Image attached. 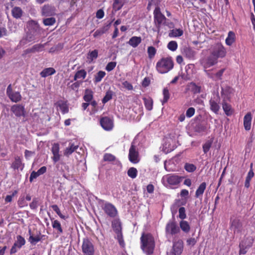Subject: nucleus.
<instances>
[{
	"instance_id": "f257e3e1",
	"label": "nucleus",
	"mask_w": 255,
	"mask_h": 255,
	"mask_svg": "<svg viewBox=\"0 0 255 255\" xmlns=\"http://www.w3.org/2000/svg\"><path fill=\"white\" fill-rule=\"evenodd\" d=\"M210 55L200 60L201 65L208 69L218 63V58H223L227 54L225 47L221 43L217 42L212 45L209 49Z\"/></svg>"
},
{
	"instance_id": "f03ea898",
	"label": "nucleus",
	"mask_w": 255,
	"mask_h": 255,
	"mask_svg": "<svg viewBox=\"0 0 255 255\" xmlns=\"http://www.w3.org/2000/svg\"><path fill=\"white\" fill-rule=\"evenodd\" d=\"M141 248L147 255L153 254L155 247L154 240L149 233H143L140 238Z\"/></svg>"
},
{
	"instance_id": "7ed1b4c3",
	"label": "nucleus",
	"mask_w": 255,
	"mask_h": 255,
	"mask_svg": "<svg viewBox=\"0 0 255 255\" xmlns=\"http://www.w3.org/2000/svg\"><path fill=\"white\" fill-rule=\"evenodd\" d=\"M174 66V62L172 57H164L159 60L156 63V68L157 71L161 74L166 73Z\"/></svg>"
},
{
	"instance_id": "20e7f679",
	"label": "nucleus",
	"mask_w": 255,
	"mask_h": 255,
	"mask_svg": "<svg viewBox=\"0 0 255 255\" xmlns=\"http://www.w3.org/2000/svg\"><path fill=\"white\" fill-rule=\"evenodd\" d=\"M154 22L157 29L158 32L160 30L162 24H164L167 20L165 16L161 12L159 7H156L153 11Z\"/></svg>"
},
{
	"instance_id": "39448f33",
	"label": "nucleus",
	"mask_w": 255,
	"mask_h": 255,
	"mask_svg": "<svg viewBox=\"0 0 255 255\" xmlns=\"http://www.w3.org/2000/svg\"><path fill=\"white\" fill-rule=\"evenodd\" d=\"M82 250L84 255H94L95 248L93 243L88 238L83 240Z\"/></svg>"
},
{
	"instance_id": "423d86ee",
	"label": "nucleus",
	"mask_w": 255,
	"mask_h": 255,
	"mask_svg": "<svg viewBox=\"0 0 255 255\" xmlns=\"http://www.w3.org/2000/svg\"><path fill=\"white\" fill-rule=\"evenodd\" d=\"M128 159L133 164H136L140 161L137 148L133 143L131 144L129 149Z\"/></svg>"
},
{
	"instance_id": "0eeeda50",
	"label": "nucleus",
	"mask_w": 255,
	"mask_h": 255,
	"mask_svg": "<svg viewBox=\"0 0 255 255\" xmlns=\"http://www.w3.org/2000/svg\"><path fill=\"white\" fill-rule=\"evenodd\" d=\"M183 248V242L179 240L174 243L172 248L167 252V255H180Z\"/></svg>"
},
{
	"instance_id": "6e6552de",
	"label": "nucleus",
	"mask_w": 255,
	"mask_h": 255,
	"mask_svg": "<svg viewBox=\"0 0 255 255\" xmlns=\"http://www.w3.org/2000/svg\"><path fill=\"white\" fill-rule=\"evenodd\" d=\"M220 98L219 95H214L209 101L210 109L215 114H218L220 109Z\"/></svg>"
},
{
	"instance_id": "1a4fd4ad",
	"label": "nucleus",
	"mask_w": 255,
	"mask_h": 255,
	"mask_svg": "<svg viewBox=\"0 0 255 255\" xmlns=\"http://www.w3.org/2000/svg\"><path fill=\"white\" fill-rule=\"evenodd\" d=\"M102 209L108 216L112 218L115 217L118 214L116 208L110 203H105L102 206Z\"/></svg>"
},
{
	"instance_id": "9d476101",
	"label": "nucleus",
	"mask_w": 255,
	"mask_h": 255,
	"mask_svg": "<svg viewBox=\"0 0 255 255\" xmlns=\"http://www.w3.org/2000/svg\"><path fill=\"white\" fill-rule=\"evenodd\" d=\"M6 94L8 98L13 102L17 103L21 100V96L18 92L12 91L11 84L9 85L6 89Z\"/></svg>"
},
{
	"instance_id": "9b49d317",
	"label": "nucleus",
	"mask_w": 255,
	"mask_h": 255,
	"mask_svg": "<svg viewBox=\"0 0 255 255\" xmlns=\"http://www.w3.org/2000/svg\"><path fill=\"white\" fill-rule=\"evenodd\" d=\"M166 232L172 235H175L180 231V229L174 221H170L166 226Z\"/></svg>"
},
{
	"instance_id": "f8f14e48",
	"label": "nucleus",
	"mask_w": 255,
	"mask_h": 255,
	"mask_svg": "<svg viewBox=\"0 0 255 255\" xmlns=\"http://www.w3.org/2000/svg\"><path fill=\"white\" fill-rule=\"evenodd\" d=\"M170 185H176L181 182L180 177L175 174H167L163 177Z\"/></svg>"
},
{
	"instance_id": "ddd939ff",
	"label": "nucleus",
	"mask_w": 255,
	"mask_h": 255,
	"mask_svg": "<svg viewBox=\"0 0 255 255\" xmlns=\"http://www.w3.org/2000/svg\"><path fill=\"white\" fill-rule=\"evenodd\" d=\"M10 110L16 117L25 116V109L22 105L16 104L13 105L11 107Z\"/></svg>"
},
{
	"instance_id": "4468645a",
	"label": "nucleus",
	"mask_w": 255,
	"mask_h": 255,
	"mask_svg": "<svg viewBox=\"0 0 255 255\" xmlns=\"http://www.w3.org/2000/svg\"><path fill=\"white\" fill-rule=\"evenodd\" d=\"M100 124L102 128L106 130H110L113 128V122L109 118L105 117L100 120Z\"/></svg>"
},
{
	"instance_id": "2eb2a0df",
	"label": "nucleus",
	"mask_w": 255,
	"mask_h": 255,
	"mask_svg": "<svg viewBox=\"0 0 255 255\" xmlns=\"http://www.w3.org/2000/svg\"><path fill=\"white\" fill-rule=\"evenodd\" d=\"M182 55L188 59H194L196 52L189 47L185 46L181 50Z\"/></svg>"
},
{
	"instance_id": "dca6fc26",
	"label": "nucleus",
	"mask_w": 255,
	"mask_h": 255,
	"mask_svg": "<svg viewBox=\"0 0 255 255\" xmlns=\"http://www.w3.org/2000/svg\"><path fill=\"white\" fill-rule=\"evenodd\" d=\"M55 8L54 6L45 5L42 9V15L45 16L53 15L56 14Z\"/></svg>"
},
{
	"instance_id": "f3484780",
	"label": "nucleus",
	"mask_w": 255,
	"mask_h": 255,
	"mask_svg": "<svg viewBox=\"0 0 255 255\" xmlns=\"http://www.w3.org/2000/svg\"><path fill=\"white\" fill-rule=\"evenodd\" d=\"M35 38L33 34L31 33H27L26 35L20 41L19 44L23 46L29 42L35 40Z\"/></svg>"
},
{
	"instance_id": "a211bd4d",
	"label": "nucleus",
	"mask_w": 255,
	"mask_h": 255,
	"mask_svg": "<svg viewBox=\"0 0 255 255\" xmlns=\"http://www.w3.org/2000/svg\"><path fill=\"white\" fill-rule=\"evenodd\" d=\"M28 233L30 235V236L28 239V241L32 245H35L37 243L41 241L42 237L44 236L43 235H41V233H39V235L34 236L31 234V231L30 229L28 231Z\"/></svg>"
},
{
	"instance_id": "6ab92c4d",
	"label": "nucleus",
	"mask_w": 255,
	"mask_h": 255,
	"mask_svg": "<svg viewBox=\"0 0 255 255\" xmlns=\"http://www.w3.org/2000/svg\"><path fill=\"white\" fill-rule=\"evenodd\" d=\"M24 166V164L22 163L21 159L19 156H16L14 160L11 164V167L14 169H20L22 170Z\"/></svg>"
},
{
	"instance_id": "aec40b11",
	"label": "nucleus",
	"mask_w": 255,
	"mask_h": 255,
	"mask_svg": "<svg viewBox=\"0 0 255 255\" xmlns=\"http://www.w3.org/2000/svg\"><path fill=\"white\" fill-rule=\"evenodd\" d=\"M78 145H75L73 143H70L69 146L65 149L64 151V155L66 156H69L73 152L76 151L78 148Z\"/></svg>"
},
{
	"instance_id": "412c9836",
	"label": "nucleus",
	"mask_w": 255,
	"mask_h": 255,
	"mask_svg": "<svg viewBox=\"0 0 255 255\" xmlns=\"http://www.w3.org/2000/svg\"><path fill=\"white\" fill-rule=\"evenodd\" d=\"M252 119V115L250 113H248L244 117V126L245 129L247 130L251 129Z\"/></svg>"
},
{
	"instance_id": "4be33fe9",
	"label": "nucleus",
	"mask_w": 255,
	"mask_h": 255,
	"mask_svg": "<svg viewBox=\"0 0 255 255\" xmlns=\"http://www.w3.org/2000/svg\"><path fill=\"white\" fill-rule=\"evenodd\" d=\"M23 11L22 9L18 6H14L11 9L12 15L16 19L20 18L23 15Z\"/></svg>"
},
{
	"instance_id": "5701e85b",
	"label": "nucleus",
	"mask_w": 255,
	"mask_h": 255,
	"mask_svg": "<svg viewBox=\"0 0 255 255\" xmlns=\"http://www.w3.org/2000/svg\"><path fill=\"white\" fill-rule=\"evenodd\" d=\"M141 42V37L138 36H132L131 37L129 41L128 44L132 47H136Z\"/></svg>"
},
{
	"instance_id": "b1692460",
	"label": "nucleus",
	"mask_w": 255,
	"mask_h": 255,
	"mask_svg": "<svg viewBox=\"0 0 255 255\" xmlns=\"http://www.w3.org/2000/svg\"><path fill=\"white\" fill-rule=\"evenodd\" d=\"M112 226L114 231L117 234L122 233L121 223L119 220H114L112 222Z\"/></svg>"
},
{
	"instance_id": "393cba45",
	"label": "nucleus",
	"mask_w": 255,
	"mask_h": 255,
	"mask_svg": "<svg viewBox=\"0 0 255 255\" xmlns=\"http://www.w3.org/2000/svg\"><path fill=\"white\" fill-rule=\"evenodd\" d=\"M109 29V25H106L102 27L97 29L94 33L93 36L94 37H97L101 36L104 33H106Z\"/></svg>"
},
{
	"instance_id": "a878e982",
	"label": "nucleus",
	"mask_w": 255,
	"mask_h": 255,
	"mask_svg": "<svg viewBox=\"0 0 255 255\" xmlns=\"http://www.w3.org/2000/svg\"><path fill=\"white\" fill-rule=\"evenodd\" d=\"M235 40V34L233 31H229L225 42L227 45L231 46Z\"/></svg>"
},
{
	"instance_id": "bb28decb",
	"label": "nucleus",
	"mask_w": 255,
	"mask_h": 255,
	"mask_svg": "<svg viewBox=\"0 0 255 255\" xmlns=\"http://www.w3.org/2000/svg\"><path fill=\"white\" fill-rule=\"evenodd\" d=\"M56 72L55 69L53 68H47L43 70L40 72V75L42 77H46L52 75Z\"/></svg>"
},
{
	"instance_id": "cd10ccee",
	"label": "nucleus",
	"mask_w": 255,
	"mask_h": 255,
	"mask_svg": "<svg viewBox=\"0 0 255 255\" xmlns=\"http://www.w3.org/2000/svg\"><path fill=\"white\" fill-rule=\"evenodd\" d=\"M207 184L205 182H202L197 188L196 193L195 196L197 198L202 196L204 193V192L206 188Z\"/></svg>"
},
{
	"instance_id": "c85d7f7f",
	"label": "nucleus",
	"mask_w": 255,
	"mask_h": 255,
	"mask_svg": "<svg viewBox=\"0 0 255 255\" xmlns=\"http://www.w3.org/2000/svg\"><path fill=\"white\" fill-rule=\"evenodd\" d=\"M25 244V240L22 236L18 235L16 237V240L14 243V246L17 247L18 249H20L22 246Z\"/></svg>"
},
{
	"instance_id": "c756f323",
	"label": "nucleus",
	"mask_w": 255,
	"mask_h": 255,
	"mask_svg": "<svg viewBox=\"0 0 255 255\" xmlns=\"http://www.w3.org/2000/svg\"><path fill=\"white\" fill-rule=\"evenodd\" d=\"M93 98V93L90 89H86L85 91L84 100L86 102H89L92 101Z\"/></svg>"
},
{
	"instance_id": "7c9ffc66",
	"label": "nucleus",
	"mask_w": 255,
	"mask_h": 255,
	"mask_svg": "<svg viewBox=\"0 0 255 255\" xmlns=\"http://www.w3.org/2000/svg\"><path fill=\"white\" fill-rule=\"evenodd\" d=\"M52 226L57 231L58 234L60 235L63 233V230L61 224L58 220H55L52 221Z\"/></svg>"
},
{
	"instance_id": "2f4dec72",
	"label": "nucleus",
	"mask_w": 255,
	"mask_h": 255,
	"mask_svg": "<svg viewBox=\"0 0 255 255\" xmlns=\"http://www.w3.org/2000/svg\"><path fill=\"white\" fill-rule=\"evenodd\" d=\"M252 167V164H251V167ZM254 173L253 171V169L251 168V170L249 171L248 175L246 178V181L245 183V186L246 188H249L250 186V181L251 179L254 177Z\"/></svg>"
},
{
	"instance_id": "473e14b6",
	"label": "nucleus",
	"mask_w": 255,
	"mask_h": 255,
	"mask_svg": "<svg viewBox=\"0 0 255 255\" xmlns=\"http://www.w3.org/2000/svg\"><path fill=\"white\" fill-rule=\"evenodd\" d=\"M125 3V0H114L113 9L116 11L120 10Z\"/></svg>"
},
{
	"instance_id": "72a5a7b5",
	"label": "nucleus",
	"mask_w": 255,
	"mask_h": 255,
	"mask_svg": "<svg viewBox=\"0 0 255 255\" xmlns=\"http://www.w3.org/2000/svg\"><path fill=\"white\" fill-rule=\"evenodd\" d=\"M183 34V31L181 29H175L172 30H170L169 33V36L172 37H179L182 35Z\"/></svg>"
},
{
	"instance_id": "f704fd0d",
	"label": "nucleus",
	"mask_w": 255,
	"mask_h": 255,
	"mask_svg": "<svg viewBox=\"0 0 255 255\" xmlns=\"http://www.w3.org/2000/svg\"><path fill=\"white\" fill-rule=\"evenodd\" d=\"M180 227L181 229L185 233H188L190 230V227L188 223L184 220H182L180 223Z\"/></svg>"
},
{
	"instance_id": "c9c22d12",
	"label": "nucleus",
	"mask_w": 255,
	"mask_h": 255,
	"mask_svg": "<svg viewBox=\"0 0 255 255\" xmlns=\"http://www.w3.org/2000/svg\"><path fill=\"white\" fill-rule=\"evenodd\" d=\"M143 100L144 101V103L146 109L148 111L151 110L153 107L152 100L150 98H144Z\"/></svg>"
},
{
	"instance_id": "e433bc0d",
	"label": "nucleus",
	"mask_w": 255,
	"mask_h": 255,
	"mask_svg": "<svg viewBox=\"0 0 255 255\" xmlns=\"http://www.w3.org/2000/svg\"><path fill=\"white\" fill-rule=\"evenodd\" d=\"M87 75V73L84 70H80L78 71L74 77V80L76 81L78 79H85Z\"/></svg>"
},
{
	"instance_id": "4c0bfd02",
	"label": "nucleus",
	"mask_w": 255,
	"mask_h": 255,
	"mask_svg": "<svg viewBox=\"0 0 255 255\" xmlns=\"http://www.w3.org/2000/svg\"><path fill=\"white\" fill-rule=\"evenodd\" d=\"M231 226V228L235 232L241 228V224L238 219H236L232 221Z\"/></svg>"
},
{
	"instance_id": "58836bf2",
	"label": "nucleus",
	"mask_w": 255,
	"mask_h": 255,
	"mask_svg": "<svg viewBox=\"0 0 255 255\" xmlns=\"http://www.w3.org/2000/svg\"><path fill=\"white\" fill-rule=\"evenodd\" d=\"M127 173L129 177L134 179L137 176V170L134 167H130L128 170Z\"/></svg>"
},
{
	"instance_id": "ea45409f",
	"label": "nucleus",
	"mask_w": 255,
	"mask_h": 255,
	"mask_svg": "<svg viewBox=\"0 0 255 255\" xmlns=\"http://www.w3.org/2000/svg\"><path fill=\"white\" fill-rule=\"evenodd\" d=\"M105 75L106 73L104 71H100L95 75L94 78V82L96 83L100 82L102 80V79L105 77Z\"/></svg>"
},
{
	"instance_id": "a19ab883",
	"label": "nucleus",
	"mask_w": 255,
	"mask_h": 255,
	"mask_svg": "<svg viewBox=\"0 0 255 255\" xmlns=\"http://www.w3.org/2000/svg\"><path fill=\"white\" fill-rule=\"evenodd\" d=\"M98 51L97 50H94L88 53L87 58L90 62H92L94 59H95L98 57Z\"/></svg>"
},
{
	"instance_id": "79ce46f5",
	"label": "nucleus",
	"mask_w": 255,
	"mask_h": 255,
	"mask_svg": "<svg viewBox=\"0 0 255 255\" xmlns=\"http://www.w3.org/2000/svg\"><path fill=\"white\" fill-rule=\"evenodd\" d=\"M222 107L223 110L227 116H230L232 114V111L230 105L226 103H223L222 104Z\"/></svg>"
},
{
	"instance_id": "37998d69",
	"label": "nucleus",
	"mask_w": 255,
	"mask_h": 255,
	"mask_svg": "<svg viewBox=\"0 0 255 255\" xmlns=\"http://www.w3.org/2000/svg\"><path fill=\"white\" fill-rule=\"evenodd\" d=\"M185 169L188 172H192L196 170V166L191 163H186L184 165Z\"/></svg>"
},
{
	"instance_id": "c03bdc74",
	"label": "nucleus",
	"mask_w": 255,
	"mask_h": 255,
	"mask_svg": "<svg viewBox=\"0 0 255 255\" xmlns=\"http://www.w3.org/2000/svg\"><path fill=\"white\" fill-rule=\"evenodd\" d=\"M163 99L162 101V105L166 103L169 99L170 94L167 88H165L163 90Z\"/></svg>"
},
{
	"instance_id": "a18cd8bd",
	"label": "nucleus",
	"mask_w": 255,
	"mask_h": 255,
	"mask_svg": "<svg viewBox=\"0 0 255 255\" xmlns=\"http://www.w3.org/2000/svg\"><path fill=\"white\" fill-rule=\"evenodd\" d=\"M56 22V19L54 17H49L44 19L43 22L46 26H51L53 25Z\"/></svg>"
},
{
	"instance_id": "49530a36",
	"label": "nucleus",
	"mask_w": 255,
	"mask_h": 255,
	"mask_svg": "<svg viewBox=\"0 0 255 255\" xmlns=\"http://www.w3.org/2000/svg\"><path fill=\"white\" fill-rule=\"evenodd\" d=\"M177 47V43L175 41H171L167 44V48L172 51H175Z\"/></svg>"
},
{
	"instance_id": "de8ad7c7",
	"label": "nucleus",
	"mask_w": 255,
	"mask_h": 255,
	"mask_svg": "<svg viewBox=\"0 0 255 255\" xmlns=\"http://www.w3.org/2000/svg\"><path fill=\"white\" fill-rule=\"evenodd\" d=\"M44 47L43 44H35L32 46L30 51H33V52L41 51L43 50Z\"/></svg>"
},
{
	"instance_id": "09e8293b",
	"label": "nucleus",
	"mask_w": 255,
	"mask_h": 255,
	"mask_svg": "<svg viewBox=\"0 0 255 255\" xmlns=\"http://www.w3.org/2000/svg\"><path fill=\"white\" fill-rule=\"evenodd\" d=\"M58 106L63 114L67 113L69 112L68 107L65 103H59Z\"/></svg>"
},
{
	"instance_id": "8fccbe9b",
	"label": "nucleus",
	"mask_w": 255,
	"mask_h": 255,
	"mask_svg": "<svg viewBox=\"0 0 255 255\" xmlns=\"http://www.w3.org/2000/svg\"><path fill=\"white\" fill-rule=\"evenodd\" d=\"M112 96H113L112 92L111 91H108L106 93L105 96L103 99L102 102L104 104L106 103L109 101H110L111 99H112Z\"/></svg>"
},
{
	"instance_id": "3c124183",
	"label": "nucleus",
	"mask_w": 255,
	"mask_h": 255,
	"mask_svg": "<svg viewBox=\"0 0 255 255\" xmlns=\"http://www.w3.org/2000/svg\"><path fill=\"white\" fill-rule=\"evenodd\" d=\"M156 49L153 46H149L148 47L147 49V53L148 54V57L150 58H152L154 56L155 53H156Z\"/></svg>"
},
{
	"instance_id": "603ef678",
	"label": "nucleus",
	"mask_w": 255,
	"mask_h": 255,
	"mask_svg": "<svg viewBox=\"0 0 255 255\" xmlns=\"http://www.w3.org/2000/svg\"><path fill=\"white\" fill-rule=\"evenodd\" d=\"M51 207L61 218L63 219H66L65 216L61 213L60 210L57 205H53L51 206Z\"/></svg>"
},
{
	"instance_id": "864d4df0",
	"label": "nucleus",
	"mask_w": 255,
	"mask_h": 255,
	"mask_svg": "<svg viewBox=\"0 0 255 255\" xmlns=\"http://www.w3.org/2000/svg\"><path fill=\"white\" fill-rule=\"evenodd\" d=\"M104 160L108 161H113L116 160V157L111 153H106L104 156Z\"/></svg>"
},
{
	"instance_id": "5fc2aeb1",
	"label": "nucleus",
	"mask_w": 255,
	"mask_h": 255,
	"mask_svg": "<svg viewBox=\"0 0 255 255\" xmlns=\"http://www.w3.org/2000/svg\"><path fill=\"white\" fill-rule=\"evenodd\" d=\"M179 217L182 220L186 218V214L184 207H182L179 209Z\"/></svg>"
},
{
	"instance_id": "6e6d98bb",
	"label": "nucleus",
	"mask_w": 255,
	"mask_h": 255,
	"mask_svg": "<svg viewBox=\"0 0 255 255\" xmlns=\"http://www.w3.org/2000/svg\"><path fill=\"white\" fill-rule=\"evenodd\" d=\"M117 239L119 242L120 246L122 248H124L125 246V243L123 239L122 233L117 234Z\"/></svg>"
},
{
	"instance_id": "4d7b16f0",
	"label": "nucleus",
	"mask_w": 255,
	"mask_h": 255,
	"mask_svg": "<svg viewBox=\"0 0 255 255\" xmlns=\"http://www.w3.org/2000/svg\"><path fill=\"white\" fill-rule=\"evenodd\" d=\"M116 65V62H110L108 63L105 69L108 72L111 71L115 68Z\"/></svg>"
},
{
	"instance_id": "13d9d810",
	"label": "nucleus",
	"mask_w": 255,
	"mask_h": 255,
	"mask_svg": "<svg viewBox=\"0 0 255 255\" xmlns=\"http://www.w3.org/2000/svg\"><path fill=\"white\" fill-rule=\"evenodd\" d=\"M38 205V200L37 198L33 199L32 202L30 204L29 206L31 209H36Z\"/></svg>"
},
{
	"instance_id": "bf43d9fd",
	"label": "nucleus",
	"mask_w": 255,
	"mask_h": 255,
	"mask_svg": "<svg viewBox=\"0 0 255 255\" xmlns=\"http://www.w3.org/2000/svg\"><path fill=\"white\" fill-rule=\"evenodd\" d=\"M180 206L179 200H176L174 204L172 206L171 210L172 214H174L176 213L177 208Z\"/></svg>"
},
{
	"instance_id": "052dcab7",
	"label": "nucleus",
	"mask_w": 255,
	"mask_h": 255,
	"mask_svg": "<svg viewBox=\"0 0 255 255\" xmlns=\"http://www.w3.org/2000/svg\"><path fill=\"white\" fill-rule=\"evenodd\" d=\"M195 114V109L191 107L187 109L186 112V115L188 118L192 117Z\"/></svg>"
},
{
	"instance_id": "680f3d73",
	"label": "nucleus",
	"mask_w": 255,
	"mask_h": 255,
	"mask_svg": "<svg viewBox=\"0 0 255 255\" xmlns=\"http://www.w3.org/2000/svg\"><path fill=\"white\" fill-rule=\"evenodd\" d=\"M211 146V142L207 141L203 145V151L206 153L210 149Z\"/></svg>"
},
{
	"instance_id": "e2e57ef3",
	"label": "nucleus",
	"mask_w": 255,
	"mask_h": 255,
	"mask_svg": "<svg viewBox=\"0 0 255 255\" xmlns=\"http://www.w3.org/2000/svg\"><path fill=\"white\" fill-rule=\"evenodd\" d=\"M80 84L81 82L77 81L71 84L70 86H69V87L72 90L77 91L79 89V87H80Z\"/></svg>"
},
{
	"instance_id": "0e129e2a",
	"label": "nucleus",
	"mask_w": 255,
	"mask_h": 255,
	"mask_svg": "<svg viewBox=\"0 0 255 255\" xmlns=\"http://www.w3.org/2000/svg\"><path fill=\"white\" fill-rule=\"evenodd\" d=\"M122 85L125 88L128 90H131L133 89V86L132 85L127 81L123 82Z\"/></svg>"
},
{
	"instance_id": "69168bd1",
	"label": "nucleus",
	"mask_w": 255,
	"mask_h": 255,
	"mask_svg": "<svg viewBox=\"0 0 255 255\" xmlns=\"http://www.w3.org/2000/svg\"><path fill=\"white\" fill-rule=\"evenodd\" d=\"M34 154V151H29L27 149H26L24 151V156L27 159H29Z\"/></svg>"
},
{
	"instance_id": "338daca9",
	"label": "nucleus",
	"mask_w": 255,
	"mask_h": 255,
	"mask_svg": "<svg viewBox=\"0 0 255 255\" xmlns=\"http://www.w3.org/2000/svg\"><path fill=\"white\" fill-rule=\"evenodd\" d=\"M52 153H57L59 152V145L58 143H54L51 149Z\"/></svg>"
},
{
	"instance_id": "774afa93",
	"label": "nucleus",
	"mask_w": 255,
	"mask_h": 255,
	"mask_svg": "<svg viewBox=\"0 0 255 255\" xmlns=\"http://www.w3.org/2000/svg\"><path fill=\"white\" fill-rule=\"evenodd\" d=\"M39 176H40L38 172L36 171H33L30 174V177H29V181L30 182H32L34 179H36L37 177H38Z\"/></svg>"
}]
</instances>
